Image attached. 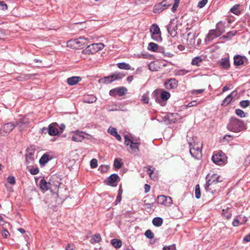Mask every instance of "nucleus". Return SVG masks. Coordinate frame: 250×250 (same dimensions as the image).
<instances>
[{"mask_svg": "<svg viewBox=\"0 0 250 250\" xmlns=\"http://www.w3.org/2000/svg\"><path fill=\"white\" fill-rule=\"evenodd\" d=\"M123 164L121 159H115L114 161V167L116 169L120 168Z\"/></svg>", "mask_w": 250, "mask_h": 250, "instance_id": "obj_39", "label": "nucleus"}, {"mask_svg": "<svg viewBox=\"0 0 250 250\" xmlns=\"http://www.w3.org/2000/svg\"><path fill=\"white\" fill-rule=\"evenodd\" d=\"M173 0H164L162 2H159L155 5L153 12L154 13H160L164 10L169 7Z\"/></svg>", "mask_w": 250, "mask_h": 250, "instance_id": "obj_6", "label": "nucleus"}, {"mask_svg": "<svg viewBox=\"0 0 250 250\" xmlns=\"http://www.w3.org/2000/svg\"><path fill=\"white\" fill-rule=\"evenodd\" d=\"M163 250H176L175 245L165 246L163 248Z\"/></svg>", "mask_w": 250, "mask_h": 250, "instance_id": "obj_57", "label": "nucleus"}, {"mask_svg": "<svg viewBox=\"0 0 250 250\" xmlns=\"http://www.w3.org/2000/svg\"><path fill=\"white\" fill-rule=\"evenodd\" d=\"M190 36H191L190 34H188V38L187 39V41L188 42V45H193L195 43V39H194L195 35H192L191 36V38L189 39V38Z\"/></svg>", "mask_w": 250, "mask_h": 250, "instance_id": "obj_44", "label": "nucleus"}, {"mask_svg": "<svg viewBox=\"0 0 250 250\" xmlns=\"http://www.w3.org/2000/svg\"><path fill=\"white\" fill-rule=\"evenodd\" d=\"M235 114L241 118L246 117V113L240 109H236L235 110Z\"/></svg>", "mask_w": 250, "mask_h": 250, "instance_id": "obj_46", "label": "nucleus"}, {"mask_svg": "<svg viewBox=\"0 0 250 250\" xmlns=\"http://www.w3.org/2000/svg\"><path fill=\"white\" fill-rule=\"evenodd\" d=\"M101 239V235L99 233H97L92 236L90 241L92 244H95L100 242Z\"/></svg>", "mask_w": 250, "mask_h": 250, "instance_id": "obj_30", "label": "nucleus"}, {"mask_svg": "<svg viewBox=\"0 0 250 250\" xmlns=\"http://www.w3.org/2000/svg\"><path fill=\"white\" fill-rule=\"evenodd\" d=\"M163 223V220L162 218L156 217L153 219L152 224L155 227H160Z\"/></svg>", "mask_w": 250, "mask_h": 250, "instance_id": "obj_28", "label": "nucleus"}, {"mask_svg": "<svg viewBox=\"0 0 250 250\" xmlns=\"http://www.w3.org/2000/svg\"><path fill=\"white\" fill-rule=\"evenodd\" d=\"M7 9V4L3 1H0V10H5Z\"/></svg>", "mask_w": 250, "mask_h": 250, "instance_id": "obj_54", "label": "nucleus"}, {"mask_svg": "<svg viewBox=\"0 0 250 250\" xmlns=\"http://www.w3.org/2000/svg\"><path fill=\"white\" fill-rule=\"evenodd\" d=\"M237 33L236 30L229 31L227 33L228 37V40H230L232 37H234Z\"/></svg>", "mask_w": 250, "mask_h": 250, "instance_id": "obj_52", "label": "nucleus"}, {"mask_svg": "<svg viewBox=\"0 0 250 250\" xmlns=\"http://www.w3.org/2000/svg\"><path fill=\"white\" fill-rule=\"evenodd\" d=\"M120 179V177L117 174H112L109 176L107 179V184L111 186H116V185H114L118 180Z\"/></svg>", "mask_w": 250, "mask_h": 250, "instance_id": "obj_18", "label": "nucleus"}, {"mask_svg": "<svg viewBox=\"0 0 250 250\" xmlns=\"http://www.w3.org/2000/svg\"><path fill=\"white\" fill-rule=\"evenodd\" d=\"M49 160L48 155L46 154H43L40 159L39 163L42 165H44Z\"/></svg>", "mask_w": 250, "mask_h": 250, "instance_id": "obj_35", "label": "nucleus"}, {"mask_svg": "<svg viewBox=\"0 0 250 250\" xmlns=\"http://www.w3.org/2000/svg\"><path fill=\"white\" fill-rule=\"evenodd\" d=\"M223 181V178L217 174H213L210 178L207 181L205 185V188L207 191H209L213 193V188L214 186L219 182Z\"/></svg>", "mask_w": 250, "mask_h": 250, "instance_id": "obj_3", "label": "nucleus"}, {"mask_svg": "<svg viewBox=\"0 0 250 250\" xmlns=\"http://www.w3.org/2000/svg\"><path fill=\"white\" fill-rule=\"evenodd\" d=\"M1 233L2 236L5 238H7L9 236V234H10L8 231L5 229H3L1 230Z\"/></svg>", "mask_w": 250, "mask_h": 250, "instance_id": "obj_53", "label": "nucleus"}, {"mask_svg": "<svg viewBox=\"0 0 250 250\" xmlns=\"http://www.w3.org/2000/svg\"><path fill=\"white\" fill-rule=\"evenodd\" d=\"M240 105L243 108H246L250 104V101L249 100H243L239 103Z\"/></svg>", "mask_w": 250, "mask_h": 250, "instance_id": "obj_47", "label": "nucleus"}, {"mask_svg": "<svg viewBox=\"0 0 250 250\" xmlns=\"http://www.w3.org/2000/svg\"><path fill=\"white\" fill-rule=\"evenodd\" d=\"M202 62V59L199 56L194 58L191 62V64L193 65L199 66L200 63Z\"/></svg>", "mask_w": 250, "mask_h": 250, "instance_id": "obj_36", "label": "nucleus"}, {"mask_svg": "<svg viewBox=\"0 0 250 250\" xmlns=\"http://www.w3.org/2000/svg\"><path fill=\"white\" fill-rule=\"evenodd\" d=\"M159 45L154 42H150L148 45L147 49L149 51L157 52Z\"/></svg>", "mask_w": 250, "mask_h": 250, "instance_id": "obj_32", "label": "nucleus"}, {"mask_svg": "<svg viewBox=\"0 0 250 250\" xmlns=\"http://www.w3.org/2000/svg\"><path fill=\"white\" fill-rule=\"evenodd\" d=\"M222 215L227 219L230 218L231 216V208L229 207H227L226 208H223L222 212Z\"/></svg>", "mask_w": 250, "mask_h": 250, "instance_id": "obj_25", "label": "nucleus"}, {"mask_svg": "<svg viewBox=\"0 0 250 250\" xmlns=\"http://www.w3.org/2000/svg\"><path fill=\"white\" fill-rule=\"evenodd\" d=\"M111 244L116 249L120 248L122 243L120 240L117 239H113L111 241Z\"/></svg>", "mask_w": 250, "mask_h": 250, "instance_id": "obj_31", "label": "nucleus"}, {"mask_svg": "<svg viewBox=\"0 0 250 250\" xmlns=\"http://www.w3.org/2000/svg\"><path fill=\"white\" fill-rule=\"evenodd\" d=\"M96 45L97 46V49H98V51L102 50L104 47V45L102 43H96Z\"/></svg>", "mask_w": 250, "mask_h": 250, "instance_id": "obj_60", "label": "nucleus"}, {"mask_svg": "<svg viewBox=\"0 0 250 250\" xmlns=\"http://www.w3.org/2000/svg\"><path fill=\"white\" fill-rule=\"evenodd\" d=\"M150 32L151 34H158L161 33L160 28L156 24H153L150 28Z\"/></svg>", "mask_w": 250, "mask_h": 250, "instance_id": "obj_29", "label": "nucleus"}, {"mask_svg": "<svg viewBox=\"0 0 250 250\" xmlns=\"http://www.w3.org/2000/svg\"><path fill=\"white\" fill-rule=\"evenodd\" d=\"M97 101L96 96L93 95H88L85 96L83 100V101L87 104H92L95 103Z\"/></svg>", "mask_w": 250, "mask_h": 250, "instance_id": "obj_23", "label": "nucleus"}, {"mask_svg": "<svg viewBox=\"0 0 250 250\" xmlns=\"http://www.w3.org/2000/svg\"><path fill=\"white\" fill-rule=\"evenodd\" d=\"M208 0H201L198 2V7L200 8H202L205 6Z\"/></svg>", "mask_w": 250, "mask_h": 250, "instance_id": "obj_51", "label": "nucleus"}, {"mask_svg": "<svg viewBox=\"0 0 250 250\" xmlns=\"http://www.w3.org/2000/svg\"><path fill=\"white\" fill-rule=\"evenodd\" d=\"M117 65L121 69L129 70L131 69L130 65L125 62H119L117 64Z\"/></svg>", "mask_w": 250, "mask_h": 250, "instance_id": "obj_33", "label": "nucleus"}, {"mask_svg": "<svg viewBox=\"0 0 250 250\" xmlns=\"http://www.w3.org/2000/svg\"><path fill=\"white\" fill-rule=\"evenodd\" d=\"M65 250H75V249L70 244H68L66 247Z\"/></svg>", "mask_w": 250, "mask_h": 250, "instance_id": "obj_64", "label": "nucleus"}, {"mask_svg": "<svg viewBox=\"0 0 250 250\" xmlns=\"http://www.w3.org/2000/svg\"><path fill=\"white\" fill-rule=\"evenodd\" d=\"M195 197L199 199L201 197V192L199 185H196L195 188Z\"/></svg>", "mask_w": 250, "mask_h": 250, "instance_id": "obj_41", "label": "nucleus"}, {"mask_svg": "<svg viewBox=\"0 0 250 250\" xmlns=\"http://www.w3.org/2000/svg\"><path fill=\"white\" fill-rule=\"evenodd\" d=\"M221 35V34H220V33L218 32V31L216 29H212L209 31V32L207 36V39L208 41H211L213 39L217 38Z\"/></svg>", "mask_w": 250, "mask_h": 250, "instance_id": "obj_20", "label": "nucleus"}, {"mask_svg": "<svg viewBox=\"0 0 250 250\" xmlns=\"http://www.w3.org/2000/svg\"><path fill=\"white\" fill-rule=\"evenodd\" d=\"M21 123L22 121L19 120L16 121L15 123H8L4 124L0 130V134L2 136H6L11 132L16 126L19 125Z\"/></svg>", "mask_w": 250, "mask_h": 250, "instance_id": "obj_8", "label": "nucleus"}, {"mask_svg": "<svg viewBox=\"0 0 250 250\" xmlns=\"http://www.w3.org/2000/svg\"><path fill=\"white\" fill-rule=\"evenodd\" d=\"M87 39L81 37L78 39L71 40L67 42V46H73L74 48H82L87 45L86 43Z\"/></svg>", "mask_w": 250, "mask_h": 250, "instance_id": "obj_7", "label": "nucleus"}, {"mask_svg": "<svg viewBox=\"0 0 250 250\" xmlns=\"http://www.w3.org/2000/svg\"><path fill=\"white\" fill-rule=\"evenodd\" d=\"M159 94L158 91L154 90L152 93V97L157 103L160 104L162 106H165L166 103L164 102L167 101L170 98V94L167 91L162 90L161 93V99L158 98Z\"/></svg>", "mask_w": 250, "mask_h": 250, "instance_id": "obj_5", "label": "nucleus"}, {"mask_svg": "<svg viewBox=\"0 0 250 250\" xmlns=\"http://www.w3.org/2000/svg\"><path fill=\"white\" fill-rule=\"evenodd\" d=\"M144 188H145V192L147 193L150 190V186L148 184H145V186H144Z\"/></svg>", "mask_w": 250, "mask_h": 250, "instance_id": "obj_61", "label": "nucleus"}, {"mask_svg": "<svg viewBox=\"0 0 250 250\" xmlns=\"http://www.w3.org/2000/svg\"><path fill=\"white\" fill-rule=\"evenodd\" d=\"M124 75L121 73H116L108 76L104 77L103 78L100 79L99 80V83L108 84L114 82L116 80H118L122 79Z\"/></svg>", "mask_w": 250, "mask_h": 250, "instance_id": "obj_9", "label": "nucleus"}, {"mask_svg": "<svg viewBox=\"0 0 250 250\" xmlns=\"http://www.w3.org/2000/svg\"><path fill=\"white\" fill-rule=\"evenodd\" d=\"M125 145L128 146L127 151L135 155H137L139 152V146L140 142L136 138H134L131 135H125L124 136Z\"/></svg>", "mask_w": 250, "mask_h": 250, "instance_id": "obj_1", "label": "nucleus"}, {"mask_svg": "<svg viewBox=\"0 0 250 250\" xmlns=\"http://www.w3.org/2000/svg\"><path fill=\"white\" fill-rule=\"evenodd\" d=\"M191 71L190 70H186V69H179L176 70L175 71V74L177 76H184L187 73L190 72Z\"/></svg>", "mask_w": 250, "mask_h": 250, "instance_id": "obj_34", "label": "nucleus"}, {"mask_svg": "<svg viewBox=\"0 0 250 250\" xmlns=\"http://www.w3.org/2000/svg\"><path fill=\"white\" fill-rule=\"evenodd\" d=\"M179 1L178 0H177L176 2H174L172 7V8H171V10L173 12H174L175 11H176L177 9V8L178 7V5H179Z\"/></svg>", "mask_w": 250, "mask_h": 250, "instance_id": "obj_56", "label": "nucleus"}, {"mask_svg": "<svg viewBox=\"0 0 250 250\" xmlns=\"http://www.w3.org/2000/svg\"><path fill=\"white\" fill-rule=\"evenodd\" d=\"M226 26L225 24L222 22L221 21H219L216 26V29L218 31V32L220 34H223L225 31Z\"/></svg>", "mask_w": 250, "mask_h": 250, "instance_id": "obj_22", "label": "nucleus"}, {"mask_svg": "<svg viewBox=\"0 0 250 250\" xmlns=\"http://www.w3.org/2000/svg\"><path fill=\"white\" fill-rule=\"evenodd\" d=\"M166 27L168 33L171 37H174L176 36L177 24L174 21H171Z\"/></svg>", "mask_w": 250, "mask_h": 250, "instance_id": "obj_13", "label": "nucleus"}, {"mask_svg": "<svg viewBox=\"0 0 250 250\" xmlns=\"http://www.w3.org/2000/svg\"><path fill=\"white\" fill-rule=\"evenodd\" d=\"M227 127L229 130L235 133L240 132L246 129L244 122L235 117L229 119Z\"/></svg>", "mask_w": 250, "mask_h": 250, "instance_id": "obj_2", "label": "nucleus"}, {"mask_svg": "<svg viewBox=\"0 0 250 250\" xmlns=\"http://www.w3.org/2000/svg\"><path fill=\"white\" fill-rule=\"evenodd\" d=\"M25 159L27 165L32 164L34 160V154L31 152H27L25 155Z\"/></svg>", "mask_w": 250, "mask_h": 250, "instance_id": "obj_24", "label": "nucleus"}, {"mask_svg": "<svg viewBox=\"0 0 250 250\" xmlns=\"http://www.w3.org/2000/svg\"><path fill=\"white\" fill-rule=\"evenodd\" d=\"M84 133L83 132L77 131L75 132L72 136V140L73 141L80 142L82 141L84 138Z\"/></svg>", "mask_w": 250, "mask_h": 250, "instance_id": "obj_17", "label": "nucleus"}, {"mask_svg": "<svg viewBox=\"0 0 250 250\" xmlns=\"http://www.w3.org/2000/svg\"><path fill=\"white\" fill-rule=\"evenodd\" d=\"M82 78L78 76H73L68 78L67 79V83L68 85L72 86L78 83L81 81Z\"/></svg>", "mask_w": 250, "mask_h": 250, "instance_id": "obj_21", "label": "nucleus"}, {"mask_svg": "<svg viewBox=\"0 0 250 250\" xmlns=\"http://www.w3.org/2000/svg\"><path fill=\"white\" fill-rule=\"evenodd\" d=\"M29 172L32 175H36L39 172V169L37 167H33L29 169Z\"/></svg>", "mask_w": 250, "mask_h": 250, "instance_id": "obj_50", "label": "nucleus"}, {"mask_svg": "<svg viewBox=\"0 0 250 250\" xmlns=\"http://www.w3.org/2000/svg\"><path fill=\"white\" fill-rule=\"evenodd\" d=\"M178 116L177 113H170L168 115V118H169V122L170 123H175L176 119V116Z\"/></svg>", "mask_w": 250, "mask_h": 250, "instance_id": "obj_43", "label": "nucleus"}, {"mask_svg": "<svg viewBox=\"0 0 250 250\" xmlns=\"http://www.w3.org/2000/svg\"><path fill=\"white\" fill-rule=\"evenodd\" d=\"M84 51L86 54H94L98 51L96 43H92L90 45H87Z\"/></svg>", "mask_w": 250, "mask_h": 250, "instance_id": "obj_19", "label": "nucleus"}, {"mask_svg": "<svg viewBox=\"0 0 250 250\" xmlns=\"http://www.w3.org/2000/svg\"><path fill=\"white\" fill-rule=\"evenodd\" d=\"M233 60L234 65L236 66L242 65L245 63V62L248 61L246 57L240 55H235L233 57Z\"/></svg>", "mask_w": 250, "mask_h": 250, "instance_id": "obj_15", "label": "nucleus"}, {"mask_svg": "<svg viewBox=\"0 0 250 250\" xmlns=\"http://www.w3.org/2000/svg\"><path fill=\"white\" fill-rule=\"evenodd\" d=\"M220 65L225 69H228L229 66V61L228 58H222L220 61Z\"/></svg>", "mask_w": 250, "mask_h": 250, "instance_id": "obj_27", "label": "nucleus"}, {"mask_svg": "<svg viewBox=\"0 0 250 250\" xmlns=\"http://www.w3.org/2000/svg\"><path fill=\"white\" fill-rule=\"evenodd\" d=\"M145 235L147 238L149 239H152L154 236V233L151 231V230L149 229L147 230L145 232Z\"/></svg>", "mask_w": 250, "mask_h": 250, "instance_id": "obj_48", "label": "nucleus"}, {"mask_svg": "<svg viewBox=\"0 0 250 250\" xmlns=\"http://www.w3.org/2000/svg\"><path fill=\"white\" fill-rule=\"evenodd\" d=\"M107 132L108 133H109L110 135L113 136H114L118 133L117 129L112 126H110L108 128Z\"/></svg>", "mask_w": 250, "mask_h": 250, "instance_id": "obj_45", "label": "nucleus"}, {"mask_svg": "<svg viewBox=\"0 0 250 250\" xmlns=\"http://www.w3.org/2000/svg\"><path fill=\"white\" fill-rule=\"evenodd\" d=\"M116 94L120 96L124 95L127 91V89L124 87H121L116 89Z\"/></svg>", "mask_w": 250, "mask_h": 250, "instance_id": "obj_38", "label": "nucleus"}, {"mask_svg": "<svg viewBox=\"0 0 250 250\" xmlns=\"http://www.w3.org/2000/svg\"><path fill=\"white\" fill-rule=\"evenodd\" d=\"M122 195H117V198H116V201H115V204L117 205L119 203H120L121 201V199H122Z\"/></svg>", "mask_w": 250, "mask_h": 250, "instance_id": "obj_62", "label": "nucleus"}, {"mask_svg": "<svg viewBox=\"0 0 250 250\" xmlns=\"http://www.w3.org/2000/svg\"><path fill=\"white\" fill-rule=\"evenodd\" d=\"M142 101L145 104H149V98L148 96V93L147 92L146 93L144 94L141 98Z\"/></svg>", "mask_w": 250, "mask_h": 250, "instance_id": "obj_40", "label": "nucleus"}, {"mask_svg": "<svg viewBox=\"0 0 250 250\" xmlns=\"http://www.w3.org/2000/svg\"><path fill=\"white\" fill-rule=\"evenodd\" d=\"M212 161L215 164L221 166L226 163L227 159L224 155L218 154L212 156Z\"/></svg>", "mask_w": 250, "mask_h": 250, "instance_id": "obj_11", "label": "nucleus"}, {"mask_svg": "<svg viewBox=\"0 0 250 250\" xmlns=\"http://www.w3.org/2000/svg\"><path fill=\"white\" fill-rule=\"evenodd\" d=\"M239 6L238 4L234 5L230 8V12L236 15H239L240 14V11L238 10Z\"/></svg>", "mask_w": 250, "mask_h": 250, "instance_id": "obj_37", "label": "nucleus"}, {"mask_svg": "<svg viewBox=\"0 0 250 250\" xmlns=\"http://www.w3.org/2000/svg\"><path fill=\"white\" fill-rule=\"evenodd\" d=\"M7 181L9 184L13 185L15 183V179L14 177L9 176L7 178Z\"/></svg>", "mask_w": 250, "mask_h": 250, "instance_id": "obj_55", "label": "nucleus"}, {"mask_svg": "<svg viewBox=\"0 0 250 250\" xmlns=\"http://www.w3.org/2000/svg\"><path fill=\"white\" fill-rule=\"evenodd\" d=\"M189 151L190 155L196 159H199L201 158L202 154L201 148L202 144L200 142H193L189 143Z\"/></svg>", "mask_w": 250, "mask_h": 250, "instance_id": "obj_4", "label": "nucleus"}, {"mask_svg": "<svg viewBox=\"0 0 250 250\" xmlns=\"http://www.w3.org/2000/svg\"><path fill=\"white\" fill-rule=\"evenodd\" d=\"M234 93L235 92L233 91L230 94H229L223 101L222 105H227L229 104L232 101Z\"/></svg>", "mask_w": 250, "mask_h": 250, "instance_id": "obj_26", "label": "nucleus"}, {"mask_svg": "<svg viewBox=\"0 0 250 250\" xmlns=\"http://www.w3.org/2000/svg\"><path fill=\"white\" fill-rule=\"evenodd\" d=\"M151 37L153 40L156 42H160L162 40L161 33L158 34H151Z\"/></svg>", "mask_w": 250, "mask_h": 250, "instance_id": "obj_42", "label": "nucleus"}, {"mask_svg": "<svg viewBox=\"0 0 250 250\" xmlns=\"http://www.w3.org/2000/svg\"><path fill=\"white\" fill-rule=\"evenodd\" d=\"M243 241L246 242H250V233L246 235L243 239Z\"/></svg>", "mask_w": 250, "mask_h": 250, "instance_id": "obj_63", "label": "nucleus"}, {"mask_svg": "<svg viewBox=\"0 0 250 250\" xmlns=\"http://www.w3.org/2000/svg\"><path fill=\"white\" fill-rule=\"evenodd\" d=\"M157 202L159 204L165 206H169L172 204V199L170 197L163 195H159L158 196Z\"/></svg>", "mask_w": 250, "mask_h": 250, "instance_id": "obj_12", "label": "nucleus"}, {"mask_svg": "<svg viewBox=\"0 0 250 250\" xmlns=\"http://www.w3.org/2000/svg\"><path fill=\"white\" fill-rule=\"evenodd\" d=\"M151 167H152L148 166V167H147V168L148 171H149V172H148V174H149L150 177L152 178V175L154 172V168H153L152 169H151Z\"/></svg>", "mask_w": 250, "mask_h": 250, "instance_id": "obj_58", "label": "nucleus"}, {"mask_svg": "<svg viewBox=\"0 0 250 250\" xmlns=\"http://www.w3.org/2000/svg\"><path fill=\"white\" fill-rule=\"evenodd\" d=\"M57 125H58L56 123H54L49 125L48 127V133L50 135L55 136L59 133Z\"/></svg>", "mask_w": 250, "mask_h": 250, "instance_id": "obj_16", "label": "nucleus"}, {"mask_svg": "<svg viewBox=\"0 0 250 250\" xmlns=\"http://www.w3.org/2000/svg\"><path fill=\"white\" fill-rule=\"evenodd\" d=\"M164 86L168 90L175 89L178 86V81L175 79L167 80L165 82Z\"/></svg>", "mask_w": 250, "mask_h": 250, "instance_id": "obj_14", "label": "nucleus"}, {"mask_svg": "<svg viewBox=\"0 0 250 250\" xmlns=\"http://www.w3.org/2000/svg\"><path fill=\"white\" fill-rule=\"evenodd\" d=\"M60 183L57 182L55 185L52 184L51 182H47L44 179H42L40 180L39 186L41 189L44 192L48 190L51 189L52 186L54 185L56 187V188H58L60 186Z\"/></svg>", "mask_w": 250, "mask_h": 250, "instance_id": "obj_10", "label": "nucleus"}, {"mask_svg": "<svg viewBox=\"0 0 250 250\" xmlns=\"http://www.w3.org/2000/svg\"><path fill=\"white\" fill-rule=\"evenodd\" d=\"M90 167L91 168H96L98 166V162L96 159L93 158L90 161Z\"/></svg>", "mask_w": 250, "mask_h": 250, "instance_id": "obj_49", "label": "nucleus"}, {"mask_svg": "<svg viewBox=\"0 0 250 250\" xmlns=\"http://www.w3.org/2000/svg\"><path fill=\"white\" fill-rule=\"evenodd\" d=\"M197 102L196 101H193L189 103L187 107H192L194 106H196L197 104Z\"/></svg>", "mask_w": 250, "mask_h": 250, "instance_id": "obj_59", "label": "nucleus"}]
</instances>
